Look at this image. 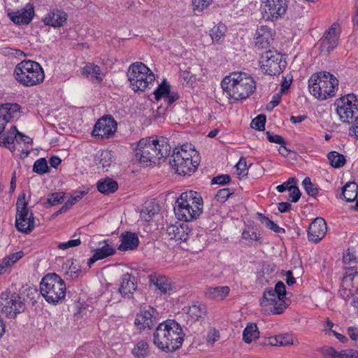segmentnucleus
I'll list each match as a JSON object with an SVG mask.
<instances>
[{"label": "nucleus", "instance_id": "6", "mask_svg": "<svg viewBox=\"0 0 358 358\" xmlns=\"http://www.w3.org/2000/svg\"><path fill=\"white\" fill-rule=\"evenodd\" d=\"M169 164L176 173L185 176H190L196 170L199 160L192 145H183L180 148H174Z\"/></svg>", "mask_w": 358, "mask_h": 358}, {"label": "nucleus", "instance_id": "38", "mask_svg": "<svg viewBox=\"0 0 358 358\" xmlns=\"http://www.w3.org/2000/svg\"><path fill=\"white\" fill-rule=\"evenodd\" d=\"M257 215L260 222L263 224H264L267 228L271 229L272 231L276 233L284 234L285 232V230L283 228L280 227L274 222L271 221L268 217L259 213H258Z\"/></svg>", "mask_w": 358, "mask_h": 358}, {"label": "nucleus", "instance_id": "34", "mask_svg": "<svg viewBox=\"0 0 358 358\" xmlns=\"http://www.w3.org/2000/svg\"><path fill=\"white\" fill-rule=\"evenodd\" d=\"M187 313L192 320H199L206 315V307L200 302H195L189 306Z\"/></svg>", "mask_w": 358, "mask_h": 358}, {"label": "nucleus", "instance_id": "12", "mask_svg": "<svg viewBox=\"0 0 358 358\" xmlns=\"http://www.w3.org/2000/svg\"><path fill=\"white\" fill-rule=\"evenodd\" d=\"M15 227L23 233L28 234L35 227V220L32 212L27 208V203L25 201V194H21L16 203Z\"/></svg>", "mask_w": 358, "mask_h": 358}, {"label": "nucleus", "instance_id": "43", "mask_svg": "<svg viewBox=\"0 0 358 358\" xmlns=\"http://www.w3.org/2000/svg\"><path fill=\"white\" fill-rule=\"evenodd\" d=\"M302 185L308 195L313 197H315L317 195L319 189L312 183L310 178H305L303 180Z\"/></svg>", "mask_w": 358, "mask_h": 358}, {"label": "nucleus", "instance_id": "33", "mask_svg": "<svg viewBox=\"0 0 358 358\" xmlns=\"http://www.w3.org/2000/svg\"><path fill=\"white\" fill-rule=\"evenodd\" d=\"M101 73L100 67L94 64L89 63L83 68V73L87 77L91 76V80L93 83H100L103 80Z\"/></svg>", "mask_w": 358, "mask_h": 358}, {"label": "nucleus", "instance_id": "37", "mask_svg": "<svg viewBox=\"0 0 358 358\" xmlns=\"http://www.w3.org/2000/svg\"><path fill=\"white\" fill-rule=\"evenodd\" d=\"M259 332L256 324L247 325L243 333V339L247 343H250L252 340L259 337Z\"/></svg>", "mask_w": 358, "mask_h": 358}, {"label": "nucleus", "instance_id": "60", "mask_svg": "<svg viewBox=\"0 0 358 358\" xmlns=\"http://www.w3.org/2000/svg\"><path fill=\"white\" fill-rule=\"evenodd\" d=\"M301 195L300 189L296 187V185H295L290 190L288 199L292 202L296 203L299 200Z\"/></svg>", "mask_w": 358, "mask_h": 358}, {"label": "nucleus", "instance_id": "25", "mask_svg": "<svg viewBox=\"0 0 358 358\" xmlns=\"http://www.w3.org/2000/svg\"><path fill=\"white\" fill-rule=\"evenodd\" d=\"M121 243L118 246L120 251L133 250L136 249L139 244V239L135 233L126 231L120 236Z\"/></svg>", "mask_w": 358, "mask_h": 358}, {"label": "nucleus", "instance_id": "51", "mask_svg": "<svg viewBox=\"0 0 358 358\" xmlns=\"http://www.w3.org/2000/svg\"><path fill=\"white\" fill-rule=\"evenodd\" d=\"M297 180L295 178H289L286 182L284 183L278 185L276 187V189L279 192H283L286 190H288L290 192V190L292 189V187L296 185Z\"/></svg>", "mask_w": 358, "mask_h": 358}, {"label": "nucleus", "instance_id": "17", "mask_svg": "<svg viewBox=\"0 0 358 358\" xmlns=\"http://www.w3.org/2000/svg\"><path fill=\"white\" fill-rule=\"evenodd\" d=\"M117 130V122L111 115L100 118L94 125L92 135L101 138L112 137Z\"/></svg>", "mask_w": 358, "mask_h": 358}, {"label": "nucleus", "instance_id": "41", "mask_svg": "<svg viewBox=\"0 0 358 358\" xmlns=\"http://www.w3.org/2000/svg\"><path fill=\"white\" fill-rule=\"evenodd\" d=\"M49 171L47 161L45 158H40L37 159L33 166V171L39 174L43 175L48 173Z\"/></svg>", "mask_w": 358, "mask_h": 358}, {"label": "nucleus", "instance_id": "44", "mask_svg": "<svg viewBox=\"0 0 358 358\" xmlns=\"http://www.w3.org/2000/svg\"><path fill=\"white\" fill-rule=\"evenodd\" d=\"M242 238L252 243L254 241H259L261 238L260 234H257L253 229H245L242 233Z\"/></svg>", "mask_w": 358, "mask_h": 358}, {"label": "nucleus", "instance_id": "54", "mask_svg": "<svg viewBox=\"0 0 358 358\" xmlns=\"http://www.w3.org/2000/svg\"><path fill=\"white\" fill-rule=\"evenodd\" d=\"M266 138L271 143H274L277 144H280L281 145H286V141L285 139L280 135L274 134L271 131H268L266 132Z\"/></svg>", "mask_w": 358, "mask_h": 358}, {"label": "nucleus", "instance_id": "40", "mask_svg": "<svg viewBox=\"0 0 358 358\" xmlns=\"http://www.w3.org/2000/svg\"><path fill=\"white\" fill-rule=\"evenodd\" d=\"M171 92V86L166 81H163L154 92L156 100H162Z\"/></svg>", "mask_w": 358, "mask_h": 358}, {"label": "nucleus", "instance_id": "61", "mask_svg": "<svg viewBox=\"0 0 358 358\" xmlns=\"http://www.w3.org/2000/svg\"><path fill=\"white\" fill-rule=\"evenodd\" d=\"M2 137L1 139L0 145H3L6 148H10V146L14 143L16 136L13 137L9 135H6L5 134L1 133ZM15 136H17L15 134Z\"/></svg>", "mask_w": 358, "mask_h": 358}, {"label": "nucleus", "instance_id": "63", "mask_svg": "<svg viewBox=\"0 0 358 358\" xmlns=\"http://www.w3.org/2000/svg\"><path fill=\"white\" fill-rule=\"evenodd\" d=\"M12 129L14 131L16 132V135L19 136L21 138V141H22L25 144H29L32 143V139L29 138V136L23 134L22 133L20 132L15 126H13Z\"/></svg>", "mask_w": 358, "mask_h": 358}, {"label": "nucleus", "instance_id": "56", "mask_svg": "<svg viewBox=\"0 0 358 358\" xmlns=\"http://www.w3.org/2000/svg\"><path fill=\"white\" fill-rule=\"evenodd\" d=\"M231 181V176L228 174H222L214 177L211 181L212 184L226 185Z\"/></svg>", "mask_w": 358, "mask_h": 358}, {"label": "nucleus", "instance_id": "45", "mask_svg": "<svg viewBox=\"0 0 358 358\" xmlns=\"http://www.w3.org/2000/svg\"><path fill=\"white\" fill-rule=\"evenodd\" d=\"M266 117L264 114L257 115L251 122V127L258 131H264L265 129Z\"/></svg>", "mask_w": 358, "mask_h": 358}, {"label": "nucleus", "instance_id": "4", "mask_svg": "<svg viewBox=\"0 0 358 358\" xmlns=\"http://www.w3.org/2000/svg\"><path fill=\"white\" fill-rule=\"evenodd\" d=\"M203 199L199 193L188 191L180 194L176 201L174 213L179 220L190 222L196 220L203 212Z\"/></svg>", "mask_w": 358, "mask_h": 358}, {"label": "nucleus", "instance_id": "22", "mask_svg": "<svg viewBox=\"0 0 358 358\" xmlns=\"http://www.w3.org/2000/svg\"><path fill=\"white\" fill-rule=\"evenodd\" d=\"M273 41L271 29L266 26L257 29L255 37V46L258 49L268 48Z\"/></svg>", "mask_w": 358, "mask_h": 358}, {"label": "nucleus", "instance_id": "11", "mask_svg": "<svg viewBox=\"0 0 358 358\" xmlns=\"http://www.w3.org/2000/svg\"><path fill=\"white\" fill-rule=\"evenodd\" d=\"M334 106L343 122L351 123L358 120V99L354 94H348L337 99Z\"/></svg>", "mask_w": 358, "mask_h": 358}, {"label": "nucleus", "instance_id": "39", "mask_svg": "<svg viewBox=\"0 0 358 358\" xmlns=\"http://www.w3.org/2000/svg\"><path fill=\"white\" fill-rule=\"evenodd\" d=\"M148 343L145 341H141L134 345L132 350V354L136 357L144 358L148 355Z\"/></svg>", "mask_w": 358, "mask_h": 358}, {"label": "nucleus", "instance_id": "21", "mask_svg": "<svg viewBox=\"0 0 358 358\" xmlns=\"http://www.w3.org/2000/svg\"><path fill=\"white\" fill-rule=\"evenodd\" d=\"M191 232L187 224L171 225L166 228V234L170 240L187 241Z\"/></svg>", "mask_w": 358, "mask_h": 358}, {"label": "nucleus", "instance_id": "8", "mask_svg": "<svg viewBox=\"0 0 358 358\" xmlns=\"http://www.w3.org/2000/svg\"><path fill=\"white\" fill-rule=\"evenodd\" d=\"M66 284L55 273L46 274L40 282V292L45 301L52 305L62 303L66 296Z\"/></svg>", "mask_w": 358, "mask_h": 358}, {"label": "nucleus", "instance_id": "52", "mask_svg": "<svg viewBox=\"0 0 358 358\" xmlns=\"http://www.w3.org/2000/svg\"><path fill=\"white\" fill-rule=\"evenodd\" d=\"M231 194H233V192L229 188L221 189L215 195V199L219 202L224 203Z\"/></svg>", "mask_w": 358, "mask_h": 358}, {"label": "nucleus", "instance_id": "58", "mask_svg": "<svg viewBox=\"0 0 358 358\" xmlns=\"http://www.w3.org/2000/svg\"><path fill=\"white\" fill-rule=\"evenodd\" d=\"M179 99V95L177 92H171L169 94L166 95L162 101L166 105V108L171 106L176 101Z\"/></svg>", "mask_w": 358, "mask_h": 358}, {"label": "nucleus", "instance_id": "42", "mask_svg": "<svg viewBox=\"0 0 358 358\" xmlns=\"http://www.w3.org/2000/svg\"><path fill=\"white\" fill-rule=\"evenodd\" d=\"M64 193L55 192L48 196L45 203V207H50L63 202Z\"/></svg>", "mask_w": 358, "mask_h": 358}, {"label": "nucleus", "instance_id": "30", "mask_svg": "<svg viewBox=\"0 0 358 358\" xmlns=\"http://www.w3.org/2000/svg\"><path fill=\"white\" fill-rule=\"evenodd\" d=\"M96 187L101 193L109 194L117 190L118 184L117 181L110 178H105L98 181Z\"/></svg>", "mask_w": 358, "mask_h": 358}, {"label": "nucleus", "instance_id": "36", "mask_svg": "<svg viewBox=\"0 0 358 358\" xmlns=\"http://www.w3.org/2000/svg\"><path fill=\"white\" fill-rule=\"evenodd\" d=\"M327 158L331 166L336 169L343 166L346 163L345 157L336 151H331L329 152Z\"/></svg>", "mask_w": 358, "mask_h": 358}, {"label": "nucleus", "instance_id": "47", "mask_svg": "<svg viewBox=\"0 0 358 358\" xmlns=\"http://www.w3.org/2000/svg\"><path fill=\"white\" fill-rule=\"evenodd\" d=\"M112 163V153L110 151H103L99 157V164L104 168L109 167Z\"/></svg>", "mask_w": 358, "mask_h": 358}, {"label": "nucleus", "instance_id": "50", "mask_svg": "<svg viewBox=\"0 0 358 358\" xmlns=\"http://www.w3.org/2000/svg\"><path fill=\"white\" fill-rule=\"evenodd\" d=\"M320 351L325 357L345 358L344 352H338L333 348H322Z\"/></svg>", "mask_w": 358, "mask_h": 358}, {"label": "nucleus", "instance_id": "26", "mask_svg": "<svg viewBox=\"0 0 358 358\" xmlns=\"http://www.w3.org/2000/svg\"><path fill=\"white\" fill-rule=\"evenodd\" d=\"M115 253V249L108 243V241H104V245L95 250L94 255L88 259L87 264L90 267L96 261L103 259Z\"/></svg>", "mask_w": 358, "mask_h": 358}, {"label": "nucleus", "instance_id": "18", "mask_svg": "<svg viewBox=\"0 0 358 358\" xmlns=\"http://www.w3.org/2000/svg\"><path fill=\"white\" fill-rule=\"evenodd\" d=\"M35 15L34 7L31 3H27L21 10L11 11L8 13L10 20L17 25L29 24Z\"/></svg>", "mask_w": 358, "mask_h": 358}, {"label": "nucleus", "instance_id": "48", "mask_svg": "<svg viewBox=\"0 0 358 358\" xmlns=\"http://www.w3.org/2000/svg\"><path fill=\"white\" fill-rule=\"evenodd\" d=\"M345 273L343 278V282L347 284L352 281L355 276L358 275V271L355 266L345 267Z\"/></svg>", "mask_w": 358, "mask_h": 358}, {"label": "nucleus", "instance_id": "20", "mask_svg": "<svg viewBox=\"0 0 358 358\" xmlns=\"http://www.w3.org/2000/svg\"><path fill=\"white\" fill-rule=\"evenodd\" d=\"M137 289V278L129 273H124L120 278L119 293L124 298L131 299Z\"/></svg>", "mask_w": 358, "mask_h": 358}, {"label": "nucleus", "instance_id": "32", "mask_svg": "<svg viewBox=\"0 0 358 358\" xmlns=\"http://www.w3.org/2000/svg\"><path fill=\"white\" fill-rule=\"evenodd\" d=\"M159 212V206L155 201L145 202L141 211V217L145 221L149 222Z\"/></svg>", "mask_w": 358, "mask_h": 358}, {"label": "nucleus", "instance_id": "1", "mask_svg": "<svg viewBox=\"0 0 358 358\" xmlns=\"http://www.w3.org/2000/svg\"><path fill=\"white\" fill-rule=\"evenodd\" d=\"M171 146L166 138H141L135 150V157L144 166L160 164L161 160L169 156Z\"/></svg>", "mask_w": 358, "mask_h": 358}, {"label": "nucleus", "instance_id": "64", "mask_svg": "<svg viewBox=\"0 0 358 358\" xmlns=\"http://www.w3.org/2000/svg\"><path fill=\"white\" fill-rule=\"evenodd\" d=\"M348 334L350 338L353 341L358 340V327H350L348 328Z\"/></svg>", "mask_w": 358, "mask_h": 358}, {"label": "nucleus", "instance_id": "13", "mask_svg": "<svg viewBox=\"0 0 358 358\" xmlns=\"http://www.w3.org/2000/svg\"><path fill=\"white\" fill-rule=\"evenodd\" d=\"M25 304L17 293L4 292L0 296V310L9 318H15L23 312Z\"/></svg>", "mask_w": 358, "mask_h": 358}, {"label": "nucleus", "instance_id": "29", "mask_svg": "<svg viewBox=\"0 0 358 358\" xmlns=\"http://www.w3.org/2000/svg\"><path fill=\"white\" fill-rule=\"evenodd\" d=\"M228 286L208 287L205 291V296L211 300H223L229 293Z\"/></svg>", "mask_w": 358, "mask_h": 358}, {"label": "nucleus", "instance_id": "46", "mask_svg": "<svg viewBox=\"0 0 358 358\" xmlns=\"http://www.w3.org/2000/svg\"><path fill=\"white\" fill-rule=\"evenodd\" d=\"M213 0H192L193 11L200 13L206 9L211 3Z\"/></svg>", "mask_w": 358, "mask_h": 358}, {"label": "nucleus", "instance_id": "24", "mask_svg": "<svg viewBox=\"0 0 358 358\" xmlns=\"http://www.w3.org/2000/svg\"><path fill=\"white\" fill-rule=\"evenodd\" d=\"M67 20V14L63 10H54L46 15L43 19L45 24L52 27H61Z\"/></svg>", "mask_w": 358, "mask_h": 358}, {"label": "nucleus", "instance_id": "9", "mask_svg": "<svg viewBox=\"0 0 358 358\" xmlns=\"http://www.w3.org/2000/svg\"><path fill=\"white\" fill-rule=\"evenodd\" d=\"M15 80L24 87H32L41 83L45 78L44 71L36 62L23 60L14 69Z\"/></svg>", "mask_w": 358, "mask_h": 358}, {"label": "nucleus", "instance_id": "28", "mask_svg": "<svg viewBox=\"0 0 358 358\" xmlns=\"http://www.w3.org/2000/svg\"><path fill=\"white\" fill-rule=\"evenodd\" d=\"M293 344V338L292 335L288 334H279L267 338L265 342L260 345L271 346H287Z\"/></svg>", "mask_w": 358, "mask_h": 358}, {"label": "nucleus", "instance_id": "3", "mask_svg": "<svg viewBox=\"0 0 358 358\" xmlns=\"http://www.w3.org/2000/svg\"><path fill=\"white\" fill-rule=\"evenodd\" d=\"M221 87L228 98L236 101L245 99L255 90V82L253 78L245 73H236L225 77Z\"/></svg>", "mask_w": 358, "mask_h": 358}, {"label": "nucleus", "instance_id": "2", "mask_svg": "<svg viewBox=\"0 0 358 358\" xmlns=\"http://www.w3.org/2000/svg\"><path fill=\"white\" fill-rule=\"evenodd\" d=\"M184 341L180 325L175 320H168L160 323L153 334L154 344L165 352L178 350Z\"/></svg>", "mask_w": 358, "mask_h": 358}, {"label": "nucleus", "instance_id": "7", "mask_svg": "<svg viewBox=\"0 0 358 358\" xmlns=\"http://www.w3.org/2000/svg\"><path fill=\"white\" fill-rule=\"evenodd\" d=\"M286 294V287L282 281H278L274 289H265L260 301L262 312L265 315L282 313L289 306Z\"/></svg>", "mask_w": 358, "mask_h": 358}, {"label": "nucleus", "instance_id": "15", "mask_svg": "<svg viewBox=\"0 0 358 358\" xmlns=\"http://www.w3.org/2000/svg\"><path fill=\"white\" fill-rule=\"evenodd\" d=\"M259 63L262 69L271 76L280 74L285 68L282 64V55L271 50L262 54Z\"/></svg>", "mask_w": 358, "mask_h": 358}, {"label": "nucleus", "instance_id": "14", "mask_svg": "<svg viewBox=\"0 0 358 358\" xmlns=\"http://www.w3.org/2000/svg\"><path fill=\"white\" fill-rule=\"evenodd\" d=\"M287 9L286 0H263L261 10L263 18L267 21H275L285 13Z\"/></svg>", "mask_w": 358, "mask_h": 358}, {"label": "nucleus", "instance_id": "16", "mask_svg": "<svg viewBox=\"0 0 358 358\" xmlns=\"http://www.w3.org/2000/svg\"><path fill=\"white\" fill-rule=\"evenodd\" d=\"M341 28L338 23L334 22L324 32L320 43V51L329 55L338 45Z\"/></svg>", "mask_w": 358, "mask_h": 358}, {"label": "nucleus", "instance_id": "49", "mask_svg": "<svg viewBox=\"0 0 358 358\" xmlns=\"http://www.w3.org/2000/svg\"><path fill=\"white\" fill-rule=\"evenodd\" d=\"M84 192H80V195L72 198L71 200L68 201L63 205L54 215L53 216H57L59 214L66 212L73 205H74L79 199H81Z\"/></svg>", "mask_w": 358, "mask_h": 358}, {"label": "nucleus", "instance_id": "10", "mask_svg": "<svg viewBox=\"0 0 358 358\" xmlns=\"http://www.w3.org/2000/svg\"><path fill=\"white\" fill-rule=\"evenodd\" d=\"M128 79L132 89L143 92L155 79L152 71L143 63L135 62L130 65L127 71Z\"/></svg>", "mask_w": 358, "mask_h": 358}, {"label": "nucleus", "instance_id": "5", "mask_svg": "<svg viewBox=\"0 0 358 358\" xmlns=\"http://www.w3.org/2000/svg\"><path fill=\"white\" fill-rule=\"evenodd\" d=\"M338 84L337 78L327 71L315 73L308 80L310 94L322 101L335 96L338 90Z\"/></svg>", "mask_w": 358, "mask_h": 358}, {"label": "nucleus", "instance_id": "27", "mask_svg": "<svg viewBox=\"0 0 358 358\" xmlns=\"http://www.w3.org/2000/svg\"><path fill=\"white\" fill-rule=\"evenodd\" d=\"M150 282L163 294L170 293L173 290L172 280L166 276L151 275Z\"/></svg>", "mask_w": 358, "mask_h": 358}, {"label": "nucleus", "instance_id": "55", "mask_svg": "<svg viewBox=\"0 0 358 358\" xmlns=\"http://www.w3.org/2000/svg\"><path fill=\"white\" fill-rule=\"evenodd\" d=\"M24 255L23 252L20 251L15 253H13L9 256L4 258V264L7 263V265L11 266L13 265L17 261L21 259Z\"/></svg>", "mask_w": 358, "mask_h": 358}, {"label": "nucleus", "instance_id": "62", "mask_svg": "<svg viewBox=\"0 0 358 358\" xmlns=\"http://www.w3.org/2000/svg\"><path fill=\"white\" fill-rule=\"evenodd\" d=\"M343 261L345 264H356V257L354 253L350 252V249H348L345 253L343 254Z\"/></svg>", "mask_w": 358, "mask_h": 358}, {"label": "nucleus", "instance_id": "23", "mask_svg": "<svg viewBox=\"0 0 358 358\" xmlns=\"http://www.w3.org/2000/svg\"><path fill=\"white\" fill-rule=\"evenodd\" d=\"M155 310L149 307L148 310H142L138 313L135 320V324L138 327L139 329H151L154 325V317L153 313Z\"/></svg>", "mask_w": 358, "mask_h": 358}, {"label": "nucleus", "instance_id": "31", "mask_svg": "<svg viewBox=\"0 0 358 358\" xmlns=\"http://www.w3.org/2000/svg\"><path fill=\"white\" fill-rule=\"evenodd\" d=\"M358 185L355 182H348L342 187L343 198L347 202L354 201L358 196Z\"/></svg>", "mask_w": 358, "mask_h": 358}, {"label": "nucleus", "instance_id": "35", "mask_svg": "<svg viewBox=\"0 0 358 358\" xmlns=\"http://www.w3.org/2000/svg\"><path fill=\"white\" fill-rule=\"evenodd\" d=\"M227 32V27L224 24H219L210 30V36L213 43H220Z\"/></svg>", "mask_w": 358, "mask_h": 358}, {"label": "nucleus", "instance_id": "53", "mask_svg": "<svg viewBox=\"0 0 358 358\" xmlns=\"http://www.w3.org/2000/svg\"><path fill=\"white\" fill-rule=\"evenodd\" d=\"M236 173L239 176H246L248 172L246 159L241 157L235 166Z\"/></svg>", "mask_w": 358, "mask_h": 358}, {"label": "nucleus", "instance_id": "19", "mask_svg": "<svg viewBox=\"0 0 358 358\" xmlns=\"http://www.w3.org/2000/svg\"><path fill=\"white\" fill-rule=\"evenodd\" d=\"M327 226L325 220L320 217H316L310 224L308 230L309 241L318 243L325 236Z\"/></svg>", "mask_w": 358, "mask_h": 358}, {"label": "nucleus", "instance_id": "57", "mask_svg": "<svg viewBox=\"0 0 358 358\" xmlns=\"http://www.w3.org/2000/svg\"><path fill=\"white\" fill-rule=\"evenodd\" d=\"M348 284H344L343 282L342 287L339 289V295L341 298H343L345 301H348L350 297L352 296V290L348 288Z\"/></svg>", "mask_w": 358, "mask_h": 358}, {"label": "nucleus", "instance_id": "59", "mask_svg": "<svg viewBox=\"0 0 358 358\" xmlns=\"http://www.w3.org/2000/svg\"><path fill=\"white\" fill-rule=\"evenodd\" d=\"M81 244L80 238L69 240L65 243H61L58 245V248L61 250H66L69 248L78 246Z\"/></svg>", "mask_w": 358, "mask_h": 358}]
</instances>
